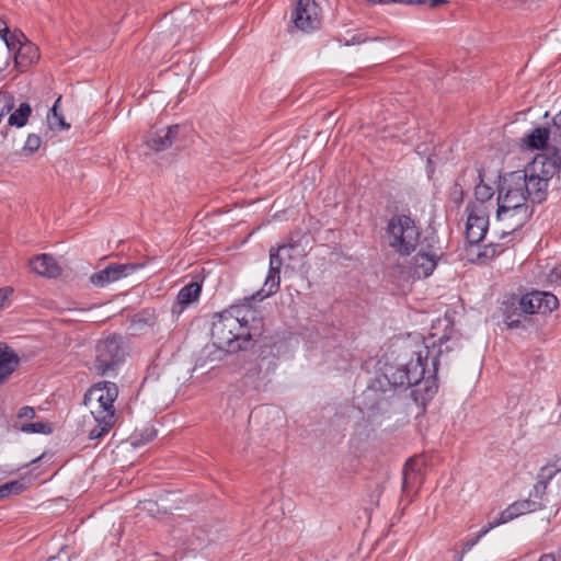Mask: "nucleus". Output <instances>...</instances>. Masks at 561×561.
Wrapping results in <instances>:
<instances>
[{
	"label": "nucleus",
	"instance_id": "nucleus-1",
	"mask_svg": "<svg viewBox=\"0 0 561 561\" xmlns=\"http://www.w3.org/2000/svg\"><path fill=\"white\" fill-rule=\"evenodd\" d=\"M449 337L444 334L436 337L431 333L415 348H405L396 363H387L383 377L393 388L408 389L421 381L434 382L438 370V358L443 353L442 346Z\"/></svg>",
	"mask_w": 561,
	"mask_h": 561
},
{
	"label": "nucleus",
	"instance_id": "nucleus-2",
	"mask_svg": "<svg viewBox=\"0 0 561 561\" xmlns=\"http://www.w3.org/2000/svg\"><path fill=\"white\" fill-rule=\"evenodd\" d=\"M255 296L244 304L231 306L216 316L211 328L214 344L229 353L247 350L263 334L264 322L260 312L251 306Z\"/></svg>",
	"mask_w": 561,
	"mask_h": 561
},
{
	"label": "nucleus",
	"instance_id": "nucleus-3",
	"mask_svg": "<svg viewBox=\"0 0 561 561\" xmlns=\"http://www.w3.org/2000/svg\"><path fill=\"white\" fill-rule=\"evenodd\" d=\"M117 396V386L111 381L94 385L84 396L85 404L95 401V405L91 408V414L96 425L89 432L90 439L102 438L115 425L117 417L113 404Z\"/></svg>",
	"mask_w": 561,
	"mask_h": 561
},
{
	"label": "nucleus",
	"instance_id": "nucleus-4",
	"mask_svg": "<svg viewBox=\"0 0 561 561\" xmlns=\"http://www.w3.org/2000/svg\"><path fill=\"white\" fill-rule=\"evenodd\" d=\"M421 230L415 221L407 215H393L387 225L388 245L400 255H410L420 242Z\"/></svg>",
	"mask_w": 561,
	"mask_h": 561
},
{
	"label": "nucleus",
	"instance_id": "nucleus-5",
	"mask_svg": "<svg viewBox=\"0 0 561 561\" xmlns=\"http://www.w3.org/2000/svg\"><path fill=\"white\" fill-rule=\"evenodd\" d=\"M124 359L125 350L119 335H107L95 344L94 369L99 375L114 373Z\"/></svg>",
	"mask_w": 561,
	"mask_h": 561
},
{
	"label": "nucleus",
	"instance_id": "nucleus-6",
	"mask_svg": "<svg viewBox=\"0 0 561 561\" xmlns=\"http://www.w3.org/2000/svg\"><path fill=\"white\" fill-rule=\"evenodd\" d=\"M527 185L525 173L514 171L505 175L499 187L497 206L529 207L527 205Z\"/></svg>",
	"mask_w": 561,
	"mask_h": 561
},
{
	"label": "nucleus",
	"instance_id": "nucleus-7",
	"mask_svg": "<svg viewBox=\"0 0 561 561\" xmlns=\"http://www.w3.org/2000/svg\"><path fill=\"white\" fill-rule=\"evenodd\" d=\"M466 239L471 244L482 241L489 229L491 208L481 203H471L467 206Z\"/></svg>",
	"mask_w": 561,
	"mask_h": 561
},
{
	"label": "nucleus",
	"instance_id": "nucleus-8",
	"mask_svg": "<svg viewBox=\"0 0 561 561\" xmlns=\"http://www.w3.org/2000/svg\"><path fill=\"white\" fill-rule=\"evenodd\" d=\"M7 47L14 53V64L20 71L26 70L39 59L38 48L20 31L14 30L7 41Z\"/></svg>",
	"mask_w": 561,
	"mask_h": 561
},
{
	"label": "nucleus",
	"instance_id": "nucleus-9",
	"mask_svg": "<svg viewBox=\"0 0 561 561\" xmlns=\"http://www.w3.org/2000/svg\"><path fill=\"white\" fill-rule=\"evenodd\" d=\"M531 210L529 207H508L505 205L497 206L496 219L499 222L500 239H505L515 231L519 230L530 218Z\"/></svg>",
	"mask_w": 561,
	"mask_h": 561
},
{
	"label": "nucleus",
	"instance_id": "nucleus-10",
	"mask_svg": "<svg viewBox=\"0 0 561 561\" xmlns=\"http://www.w3.org/2000/svg\"><path fill=\"white\" fill-rule=\"evenodd\" d=\"M291 20L297 28L312 32L320 27L322 10L314 0H298Z\"/></svg>",
	"mask_w": 561,
	"mask_h": 561
},
{
	"label": "nucleus",
	"instance_id": "nucleus-11",
	"mask_svg": "<svg viewBox=\"0 0 561 561\" xmlns=\"http://www.w3.org/2000/svg\"><path fill=\"white\" fill-rule=\"evenodd\" d=\"M142 267L141 264H117L112 263L105 268L93 273L90 276V282L95 287H104L113 282L119 280Z\"/></svg>",
	"mask_w": 561,
	"mask_h": 561
},
{
	"label": "nucleus",
	"instance_id": "nucleus-12",
	"mask_svg": "<svg viewBox=\"0 0 561 561\" xmlns=\"http://www.w3.org/2000/svg\"><path fill=\"white\" fill-rule=\"evenodd\" d=\"M283 264H286L284 257L276 249L272 248L270 250L268 275L263 287L254 295L255 298L259 297L260 300H263L264 298L272 296L278 290L280 284V268Z\"/></svg>",
	"mask_w": 561,
	"mask_h": 561
},
{
	"label": "nucleus",
	"instance_id": "nucleus-13",
	"mask_svg": "<svg viewBox=\"0 0 561 561\" xmlns=\"http://www.w3.org/2000/svg\"><path fill=\"white\" fill-rule=\"evenodd\" d=\"M561 151L551 150V156L547 153L538 154L531 164L528 165L530 172H535L545 181H549L553 175L559 173L561 168Z\"/></svg>",
	"mask_w": 561,
	"mask_h": 561
},
{
	"label": "nucleus",
	"instance_id": "nucleus-14",
	"mask_svg": "<svg viewBox=\"0 0 561 561\" xmlns=\"http://www.w3.org/2000/svg\"><path fill=\"white\" fill-rule=\"evenodd\" d=\"M241 370L242 376L239 380L241 391L245 393L260 390L264 381L261 363L257 359L245 362Z\"/></svg>",
	"mask_w": 561,
	"mask_h": 561
},
{
	"label": "nucleus",
	"instance_id": "nucleus-15",
	"mask_svg": "<svg viewBox=\"0 0 561 561\" xmlns=\"http://www.w3.org/2000/svg\"><path fill=\"white\" fill-rule=\"evenodd\" d=\"M180 125H170L163 129L152 131L149 134L146 144L154 151H163L169 149L179 137Z\"/></svg>",
	"mask_w": 561,
	"mask_h": 561
},
{
	"label": "nucleus",
	"instance_id": "nucleus-16",
	"mask_svg": "<svg viewBox=\"0 0 561 561\" xmlns=\"http://www.w3.org/2000/svg\"><path fill=\"white\" fill-rule=\"evenodd\" d=\"M438 259V253L432 247H428L426 251L421 249L413 257V274L417 278L428 277L435 270Z\"/></svg>",
	"mask_w": 561,
	"mask_h": 561
},
{
	"label": "nucleus",
	"instance_id": "nucleus-17",
	"mask_svg": "<svg viewBox=\"0 0 561 561\" xmlns=\"http://www.w3.org/2000/svg\"><path fill=\"white\" fill-rule=\"evenodd\" d=\"M522 171L525 173L527 199L529 198L533 203L538 204L545 201L547 196L548 182L535 172H530L528 167Z\"/></svg>",
	"mask_w": 561,
	"mask_h": 561
},
{
	"label": "nucleus",
	"instance_id": "nucleus-18",
	"mask_svg": "<svg viewBox=\"0 0 561 561\" xmlns=\"http://www.w3.org/2000/svg\"><path fill=\"white\" fill-rule=\"evenodd\" d=\"M20 357L8 344L0 342V385L19 367Z\"/></svg>",
	"mask_w": 561,
	"mask_h": 561
},
{
	"label": "nucleus",
	"instance_id": "nucleus-19",
	"mask_svg": "<svg viewBox=\"0 0 561 561\" xmlns=\"http://www.w3.org/2000/svg\"><path fill=\"white\" fill-rule=\"evenodd\" d=\"M32 270L42 276L57 277L60 275L61 268L57 261L49 254H41L31 261Z\"/></svg>",
	"mask_w": 561,
	"mask_h": 561
},
{
	"label": "nucleus",
	"instance_id": "nucleus-20",
	"mask_svg": "<svg viewBox=\"0 0 561 561\" xmlns=\"http://www.w3.org/2000/svg\"><path fill=\"white\" fill-rule=\"evenodd\" d=\"M423 462L419 458L409 459L402 470V489L404 491L413 488L415 484L421 483Z\"/></svg>",
	"mask_w": 561,
	"mask_h": 561
},
{
	"label": "nucleus",
	"instance_id": "nucleus-21",
	"mask_svg": "<svg viewBox=\"0 0 561 561\" xmlns=\"http://www.w3.org/2000/svg\"><path fill=\"white\" fill-rule=\"evenodd\" d=\"M527 145L533 149L552 150L551 126L549 128L537 127L527 136Z\"/></svg>",
	"mask_w": 561,
	"mask_h": 561
},
{
	"label": "nucleus",
	"instance_id": "nucleus-22",
	"mask_svg": "<svg viewBox=\"0 0 561 561\" xmlns=\"http://www.w3.org/2000/svg\"><path fill=\"white\" fill-rule=\"evenodd\" d=\"M32 112H33V110H32V106L30 105V103H27V102L20 103L19 106L14 111L12 110L10 112L11 114L8 118V125L15 126L18 128L24 127L27 124Z\"/></svg>",
	"mask_w": 561,
	"mask_h": 561
},
{
	"label": "nucleus",
	"instance_id": "nucleus-23",
	"mask_svg": "<svg viewBox=\"0 0 561 561\" xmlns=\"http://www.w3.org/2000/svg\"><path fill=\"white\" fill-rule=\"evenodd\" d=\"M202 287L198 283L192 282L185 285L178 294V304L182 307H186L193 301L199 298Z\"/></svg>",
	"mask_w": 561,
	"mask_h": 561
},
{
	"label": "nucleus",
	"instance_id": "nucleus-24",
	"mask_svg": "<svg viewBox=\"0 0 561 561\" xmlns=\"http://www.w3.org/2000/svg\"><path fill=\"white\" fill-rule=\"evenodd\" d=\"M60 99L61 98L59 96L56 100L54 106L49 110V112L47 114V124L51 130H55V129L62 130V129L70 128V125L68 123H66L62 114L60 112H58V105H59Z\"/></svg>",
	"mask_w": 561,
	"mask_h": 561
},
{
	"label": "nucleus",
	"instance_id": "nucleus-25",
	"mask_svg": "<svg viewBox=\"0 0 561 561\" xmlns=\"http://www.w3.org/2000/svg\"><path fill=\"white\" fill-rule=\"evenodd\" d=\"M520 310L526 314L540 313V300L536 291L526 294L519 301Z\"/></svg>",
	"mask_w": 561,
	"mask_h": 561
},
{
	"label": "nucleus",
	"instance_id": "nucleus-26",
	"mask_svg": "<svg viewBox=\"0 0 561 561\" xmlns=\"http://www.w3.org/2000/svg\"><path fill=\"white\" fill-rule=\"evenodd\" d=\"M513 508L517 513V517L527 513H533L543 508V503L537 500L527 499L522 501H516L512 504Z\"/></svg>",
	"mask_w": 561,
	"mask_h": 561
},
{
	"label": "nucleus",
	"instance_id": "nucleus-27",
	"mask_svg": "<svg viewBox=\"0 0 561 561\" xmlns=\"http://www.w3.org/2000/svg\"><path fill=\"white\" fill-rule=\"evenodd\" d=\"M516 517H517V513L515 512V508H513V506L511 504L507 508H505L503 512H501V514L499 515L497 518L490 522L488 524V526L482 528V535H486L491 529H493L502 524L508 523Z\"/></svg>",
	"mask_w": 561,
	"mask_h": 561
},
{
	"label": "nucleus",
	"instance_id": "nucleus-28",
	"mask_svg": "<svg viewBox=\"0 0 561 561\" xmlns=\"http://www.w3.org/2000/svg\"><path fill=\"white\" fill-rule=\"evenodd\" d=\"M536 295H538V300H540V313H550L559 306L558 298L547 291H536Z\"/></svg>",
	"mask_w": 561,
	"mask_h": 561
},
{
	"label": "nucleus",
	"instance_id": "nucleus-29",
	"mask_svg": "<svg viewBox=\"0 0 561 561\" xmlns=\"http://www.w3.org/2000/svg\"><path fill=\"white\" fill-rule=\"evenodd\" d=\"M298 248V244H296L295 242H288L279 245L276 250L284 257L286 265L289 266L290 262L296 261L300 254Z\"/></svg>",
	"mask_w": 561,
	"mask_h": 561
},
{
	"label": "nucleus",
	"instance_id": "nucleus-30",
	"mask_svg": "<svg viewBox=\"0 0 561 561\" xmlns=\"http://www.w3.org/2000/svg\"><path fill=\"white\" fill-rule=\"evenodd\" d=\"M474 196H476L474 203H481L483 205H489L491 210L493 209V204L489 203V201L493 196L492 187H490L485 184H479L474 188Z\"/></svg>",
	"mask_w": 561,
	"mask_h": 561
},
{
	"label": "nucleus",
	"instance_id": "nucleus-31",
	"mask_svg": "<svg viewBox=\"0 0 561 561\" xmlns=\"http://www.w3.org/2000/svg\"><path fill=\"white\" fill-rule=\"evenodd\" d=\"M552 150L561 151V111L553 117L551 125Z\"/></svg>",
	"mask_w": 561,
	"mask_h": 561
},
{
	"label": "nucleus",
	"instance_id": "nucleus-32",
	"mask_svg": "<svg viewBox=\"0 0 561 561\" xmlns=\"http://www.w3.org/2000/svg\"><path fill=\"white\" fill-rule=\"evenodd\" d=\"M23 491V484L20 481H10L0 485V500L12 494H20Z\"/></svg>",
	"mask_w": 561,
	"mask_h": 561
},
{
	"label": "nucleus",
	"instance_id": "nucleus-33",
	"mask_svg": "<svg viewBox=\"0 0 561 561\" xmlns=\"http://www.w3.org/2000/svg\"><path fill=\"white\" fill-rule=\"evenodd\" d=\"M14 108V96L8 91H0V116L10 113Z\"/></svg>",
	"mask_w": 561,
	"mask_h": 561
},
{
	"label": "nucleus",
	"instance_id": "nucleus-34",
	"mask_svg": "<svg viewBox=\"0 0 561 561\" xmlns=\"http://www.w3.org/2000/svg\"><path fill=\"white\" fill-rule=\"evenodd\" d=\"M157 433L156 430L152 427H146L142 433L139 434L140 437H138V434L135 433L131 436V445L133 446H139L146 443L151 442L156 437Z\"/></svg>",
	"mask_w": 561,
	"mask_h": 561
},
{
	"label": "nucleus",
	"instance_id": "nucleus-35",
	"mask_svg": "<svg viewBox=\"0 0 561 561\" xmlns=\"http://www.w3.org/2000/svg\"><path fill=\"white\" fill-rule=\"evenodd\" d=\"M561 469L557 467L556 463H550L543 466L537 477V480L543 481V483L548 484L549 481L559 472Z\"/></svg>",
	"mask_w": 561,
	"mask_h": 561
},
{
	"label": "nucleus",
	"instance_id": "nucleus-36",
	"mask_svg": "<svg viewBox=\"0 0 561 561\" xmlns=\"http://www.w3.org/2000/svg\"><path fill=\"white\" fill-rule=\"evenodd\" d=\"M21 431L25 433L48 434L51 432V427L48 423L35 422L22 425Z\"/></svg>",
	"mask_w": 561,
	"mask_h": 561
},
{
	"label": "nucleus",
	"instance_id": "nucleus-37",
	"mask_svg": "<svg viewBox=\"0 0 561 561\" xmlns=\"http://www.w3.org/2000/svg\"><path fill=\"white\" fill-rule=\"evenodd\" d=\"M504 251V243L491 242L486 244L482 252L478 254L479 257L492 259Z\"/></svg>",
	"mask_w": 561,
	"mask_h": 561
},
{
	"label": "nucleus",
	"instance_id": "nucleus-38",
	"mask_svg": "<svg viewBox=\"0 0 561 561\" xmlns=\"http://www.w3.org/2000/svg\"><path fill=\"white\" fill-rule=\"evenodd\" d=\"M42 139L36 134H30L25 140L23 146V151L28 153H34L41 147Z\"/></svg>",
	"mask_w": 561,
	"mask_h": 561
},
{
	"label": "nucleus",
	"instance_id": "nucleus-39",
	"mask_svg": "<svg viewBox=\"0 0 561 561\" xmlns=\"http://www.w3.org/2000/svg\"><path fill=\"white\" fill-rule=\"evenodd\" d=\"M547 485L548 484L543 483V481L537 480L536 484L534 485L529 494V499L542 502V497L546 494Z\"/></svg>",
	"mask_w": 561,
	"mask_h": 561
},
{
	"label": "nucleus",
	"instance_id": "nucleus-40",
	"mask_svg": "<svg viewBox=\"0 0 561 561\" xmlns=\"http://www.w3.org/2000/svg\"><path fill=\"white\" fill-rule=\"evenodd\" d=\"M368 1L373 2V3L400 2V3H404V4H409V5H420V4H424L426 2V0H368Z\"/></svg>",
	"mask_w": 561,
	"mask_h": 561
},
{
	"label": "nucleus",
	"instance_id": "nucleus-41",
	"mask_svg": "<svg viewBox=\"0 0 561 561\" xmlns=\"http://www.w3.org/2000/svg\"><path fill=\"white\" fill-rule=\"evenodd\" d=\"M484 535H482V529H481L480 533L473 539H470V540H467L466 542H463V545H462V554L469 552L479 542V540Z\"/></svg>",
	"mask_w": 561,
	"mask_h": 561
},
{
	"label": "nucleus",
	"instance_id": "nucleus-42",
	"mask_svg": "<svg viewBox=\"0 0 561 561\" xmlns=\"http://www.w3.org/2000/svg\"><path fill=\"white\" fill-rule=\"evenodd\" d=\"M12 32L7 23L0 19V37L1 39L7 44V41H9V36H12Z\"/></svg>",
	"mask_w": 561,
	"mask_h": 561
},
{
	"label": "nucleus",
	"instance_id": "nucleus-43",
	"mask_svg": "<svg viewBox=\"0 0 561 561\" xmlns=\"http://www.w3.org/2000/svg\"><path fill=\"white\" fill-rule=\"evenodd\" d=\"M12 291L13 290L10 287L0 288V310H2L5 307V302L9 296L12 294Z\"/></svg>",
	"mask_w": 561,
	"mask_h": 561
},
{
	"label": "nucleus",
	"instance_id": "nucleus-44",
	"mask_svg": "<svg viewBox=\"0 0 561 561\" xmlns=\"http://www.w3.org/2000/svg\"><path fill=\"white\" fill-rule=\"evenodd\" d=\"M18 416L21 419H33L35 416V411L31 407H23L22 409H20Z\"/></svg>",
	"mask_w": 561,
	"mask_h": 561
},
{
	"label": "nucleus",
	"instance_id": "nucleus-45",
	"mask_svg": "<svg viewBox=\"0 0 561 561\" xmlns=\"http://www.w3.org/2000/svg\"><path fill=\"white\" fill-rule=\"evenodd\" d=\"M561 279V272H559L558 270H552L551 273L549 274V280L550 282H558Z\"/></svg>",
	"mask_w": 561,
	"mask_h": 561
},
{
	"label": "nucleus",
	"instance_id": "nucleus-46",
	"mask_svg": "<svg viewBox=\"0 0 561 561\" xmlns=\"http://www.w3.org/2000/svg\"><path fill=\"white\" fill-rule=\"evenodd\" d=\"M538 561H556V558L551 553L542 554Z\"/></svg>",
	"mask_w": 561,
	"mask_h": 561
},
{
	"label": "nucleus",
	"instance_id": "nucleus-47",
	"mask_svg": "<svg viewBox=\"0 0 561 561\" xmlns=\"http://www.w3.org/2000/svg\"><path fill=\"white\" fill-rule=\"evenodd\" d=\"M428 1H430V5L432 8H436V7L447 2L446 0H428Z\"/></svg>",
	"mask_w": 561,
	"mask_h": 561
},
{
	"label": "nucleus",
	"instance_id": "nucleus-48",
	"mask_svg": "<svg viewBox=\"0 0 561 561\" xmlns=\"http://www.w3.org/2000/svg\"><path fill=\"white\" fill-rule=\"evenodd\" d=\"M507 325L510 328H517L519 325V321L518 320H511V318L507 317Z\"/></svg>",
	"mask_w": 561,
	"mask_h": 561
},
{
	"label": "nucleus",
	"instance_id": "nucleus-49",
	"mask_svg": "<svg viewBox=\"0 0 561 561\" xmlns=\"http://www.w3.org/2000/svg\"><path fill=\"white\" fill-rule=\"evenodd\" d=\"M363 39H360L358 36H353L351 42H347L346 44H360Z\"/></svg>",
	"mask_w": 561,
	"mask_h": 561
},
{
	"label": "nucleus",
	"instance_id": "nucleus-50",
	"mask_svg": "<svg viewBox=\"0 0 561 561\" xmlns=\"http://www.w3.org/2000/svg\"><path fill=\"white\" fill-rule=\"evenodd\" d=\"M456 193H459V199H461L462 198V191H461V188H460V186L458 184H456L454 186V193L453 194H456Z\"/></svg>",
	"mask_w": 561,
	"mask_h": 561
},
{
	"label": "nucleus",
	"instance_id": "nucleus-51",
	"mask_svg": "<svg viewBox=\"0 0 561 561\" xmlns=\"http://www.w3.org/2000/svg\"><path fill=\"white\" fill-rule=\"evenodd\" d=\"M47 561H68V560H62L60 558L51 557Z\"/></svg>",
	"mask_w": 561,
	"mask_h": 561
},
{
	"label": "nucleus",
	"instance_id": "nucleus-52",
	"mask_svg": "<svg viewBox=\"0 0 561 561\" xmlns=\"http://www.w3.org/2000/svg\"><path fill=\"white\" fill-rule=\"evenodd\" d=\"M465 554H462V551L457 556V561H462Z\"/></svg>",
	"mask_w": 561,
	"mask_h": 561
},
{
	"label": "nucleus",
	"instance_id": "nucleus-53",
	"mask_svg": "<svg viewBox=\"0 0 561 561\" xmlns=\"http://www.w3.org/2000/svg\"><path fill=\"white\" fill-rule=\"evenodd\" d=\"M455 195H456V197H457V198H456V201H460V199H459V193H456Z\"/></svg>",
	"mask_w": 561,
	"mask_h": 561
}]
</instances>
